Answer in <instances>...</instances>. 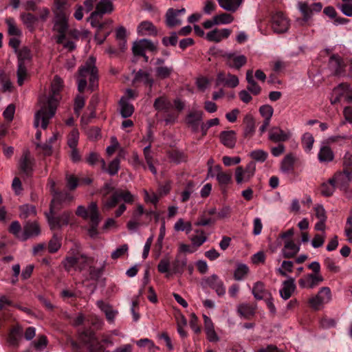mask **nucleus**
I'll use <instances>...</instances> for the list:
<instances>
[{
  "label": "nucleus",
  "mask_w": 352,
  "mask_h": 352,
  "mask_svg": "<svg viewBox=\"0 0 352 352\" xmlns=\"http://www.w3.org/2000/svg\"><path fill=\"white\" fill-rule=\"evenodd\" d=\"M221 143L228 147L233 148L236 144V135L234 131H224L220 133Z\"/></svg>",
  "instance_id": "33"
},
{
  "label": "nucleus",
  "mask_w": 352,
  "mask_h": 352,
  "mask_svg": "<svg viewBox=\"0 0 352 352\" xmlns=\"http://www.w3.org/2000/svg\"><path fill=\"white\" fill-rule=\"evenodd\" d=\"M135 196L129 190H117L113 192L109 198L102 200V210H109L116 207L120 200L126 204H132L134 201Z\"/></svg>",
  "instance_id": "4"
},
{
  "label": "nucleus",
  "mask_w": 352,
  "mask_h": 352,
  "mask_svg": "<svg viewBox=\"0 0 352 352\" xmlns=\"http://www.w3.org/2000/svg\"><path fill=\"white\" fill-rule=\"evenodd\" d=\"M68 16L65 12L55 13L53 30L59 34L56 38L58 43H63L65 40V33L68 29Z\"/></svg>",
  "instance_id": "6"
},
{
  "label": "nucleus",
  "mask_w": 352,
  "mask_h": 352,
  "mask_svg": "<svg viewBox=\"0 0 352 352\" xmlns=\"http://www.w3.org/2000/svg\"><path fill=\"white\" fill-rule=\"evenodd\" d=\"M250 156L256 162H264L268 156V153L263 150L257 149L252 151L250 153Z\"/></svg>",
  "instance_id": "56"
},
{
  "label": "nucleus",
  "mask_w": 352,
  "mask_h": 352,
  "mask_svg": "<svg viewBox=\"0 0 352 352\" xmlns=\"http://www.w3.org/2000/svg\"><path fill=\"white\" fill-rule=\"evenodd\" d=\"M203 284L214 290L218 296H223L226 294V287L222 280L216 274L205 278Z\"/></svg>",
  "instance_id": "16"
},
{
  "label": "nucleus",
  "mask_w": 352,
  "mask_h": 352,
  "mask_svg": "<svg viewBox=\"0 0 352 352\" xmlns=\"http://www.w3.org/2000/svg\"><path fill=\"white\" fill-rule=\"evenodd\" d=\"M40 234V228L36 221L28 222L23 227L20 239L25 241L29 238L36 236Z\"/></svg>",
  "instance_id": "24"
},
{
  "label": "nucleus",
  "mask_w": 352,
  "mask_h": 352,
  "mask_svg": "<svg viewBox=\"0 0 352 352\" xmlns=\"http://www.w3.org/2000/svg\"><path fill=\"white\" fill-rule=\"evenodd\" d=\"M79 139V132L76 129H72L68 135L67 144L70 148L77 147Z\"/></svg>",
  "instance_id": "58"
},
{
  "label": "nucleus",
  "mask_w": 352,
  "mask_h": 352,
  "mask_svg": "<svg viewBox=\"0 0 352 352\" xmlns=\"http://www.w3.org/2000/svg\"><path fill=\"white\" fill-rule=\"evenodd\" d=\"M186 265L187 258L178 254L173 263V270L175 273H182Z\"/></svg>",
  "instance_id": "48"
},
{
  "label": "nucleus",
  "mask_w": 352,
  "mask_h": 352,
  "mask_svg": "<svg viewBox=\"0 0 352 352\" xmlns=\"http://www.w3.org/2000/svg\"><path fill=\"white\" fill-rule=\"evenodd\" d=\"M298 8L303 16L304 21H307L312 16V9L306 3L299 2Z\"/></svg>",
  "instance_id": "54"
},
{
  "label": "nucleus",
  "mask_w": 352,
  "mask_h": 352,
  "mask_svg": "<svg viewBox=\"0 0 352 352\" xmlns=\"http://www.w3.org/2000/svg\"><path fill=\"white\" fill-rule=\"evenodd\" d=\"M352 180V173L350 170L337 171L329 179V182L335 184L337 188L345 190Z\"/></svg>",
  "instance_id": "14"
},
{
  "label": "nucleus",
  "mask_w": 352,
  "mask_h": 352,
  "mask_svg": "<svg viewBox=\"0 0 352 352\" xmlns=\"http://www.w3.org/2000/svg\"><path fill=\"white\" fill-rule=\"evenodd\" d=\"M153 107L158 111L168 112L172 107V104L166 97L161 96L155 99Z\"/></svg>",
  "instance_id": "37"
},
{
  "label": "nucleus",
  "mask_w": 352,
  "mask_h": 352,
  "mask_svg": "<svg viewBox=\"0 0 352 352\" xmlns=\"http://www.w3.org/2000/svg\"><path fill=\"white\" fill-rule=\"evenodd\" d=\"M237 313L244 319H250L255 314V307L248 303H242L237 306Z\"/></svg>",
  "instance_id": "32"
},
{
  "label": "nucleus",
  "mask_w": 352,
  "mask_h": 352,
  "mask_svg": "<svg viewBox=\"0 0 352 352\" xmlns=\"http://www.w3.org/2000/svg\"><path fill=\"white\" fill-rule=\"evenodd\" d=\"M66 183L67 188L71 190H75L78 185V179L72 174H66L65 176Z\"/></svg>",
  "instance_id": "62"
},
{
  "label": "nucleus",
  "mask_w": 352,
  "mask_h": 352,
  "mask_svg": "<svg viewBox=\"0 0 352 352\" xmlns=\"http://www.w3.org/2000/svg\"><path fill=\"white\" fill-rule=\"evenodd\" d=\"M290 26L288 18L282 12H277L272 17V28L276 34L287 32Z\"/></svg>",
  "instance_id": "10"
},
{
  "label": "nucleus",
  "mask_w": 352,
  "mask_h": 352,
  "mask_svg": "<svg viewBox=\"0 0 352 352\" xmlns=\"http://www.w3.org/2000/svg\"><path fill=\"white\" fill-rule=\"evenodd\" d=\"M221 8L230 12H235L241 6L243 0H217Z\"/></svg>",
  "instance_id": "42"
},
{
  "label": "nucleus",
  "mask_w": 352,
  "mask_h": 352,
  "mask_svg": "<svg viewBox=\"0 0 352 352\" xmlns=\"http://www.w3.org/2000/svg\"><path fill=\"white\" fill-rule=\"evenodd\" d=\"M300 249V243H295L292 239H287L284 242L281 254L284 258H291L294 257L298 253Z\"/></svg>",
  "instance_id": "20"
},
{
  "label": "nucleus",
  "mask_w": 352,
  "mask_h": 352,
  "mask_svg": "<svg viewBox=\"0 0 352 352\" xmlns=\"http://www.w3.org/2000/svg\"><path fill=\"white\" fill-rule=\"evenodd\" d=\"M222 58L228 67L236 70H239L247 63L245 56L236 52H226L222 54Z\"/></svg>",
  "instance_id": "11"
},
{
  "label": "nucleus",
  "mask_w": 352,
  "mask_h": 352,
  "mask_svg": "<svg viewBox=\"0 0 352 352\" xmlns=\"http://www.w3.org/2000/svg\"><path fill=\"white\" fill-rule=\"evenodd\" d=\"M175 231H186L189 233L192 230V224L190 221H184L182 218L179 219L174 225Z\"/></svg>",
  "instance_id": "51"
},
{
  "label": "nucleus",
  "mask_w": 352,
  "mask_h": 352,
  "mask_svg": "<svg viewBox=\"0 0 352 352\" xmlns=\"http://www.w3.org/2000/svg\"><path fill=\"white\" fill-rule=\"evenodd\" d=\"M324 280L321 274H307L300 279L298 284L302 288L314 289Z\"/></svg>",
  "instance_id": "19"
},
{
  "label": "nucleus",
  "mask_w": 352,
  "mask_h": 352,
  "mask_svg": "<svg viewBox=\"0 0 352 352\" xmlns=\"http://www.w3.org/2000/svg\"><path fill=\"white\" fill-rule=\"evenodd\" d=\"M231 30L228 28L214 29L208 32L206 35V38L210 42L219 43L222 40L226 39L231 34Z\"/></svg>",
  "instance_id": "21"
},
{
  "label": "nucleus",
  "mask_w": 352,
  "mask_h": 352,
  "mask_svg": "<svg viewBox=\"0 0 352 352\" xmlns=\"http://www.w3.org/2000/svg\"><path fill=\"white\" fill-rule=\"evenodd\" d=\"M318 157L320 162H330L333 161L334 154L329 146H322L319 151Z\"/></svg>",
  "instance_id": "41"
},
{
  "label": "nucleus",
  "mask_w": 352,
  "mask_h": 352,
  "mask_svg": "<svg viewBox=\"0 0 352 352\" xmlns=\"http://www.w3.org/2000/svg\"><path fill=\"white\" fill-rule=\"evenodd\" d=\"M156 50V45L151 41L146 38L134 43L132 48L133 54L137 56H144L146 52H154Z\"/></svg>",
  "instance_id": "17"
},
{
  "label": "nucleus",
  "mask_w": 352,
  "mask_h": 352,
  "mask_svg": "<svg viewBox=\"0 0 352 352\" xmlns=\"http://www.w3.org/2000/svg\"><path fill=\"white\" fill-rule=\"evenodd\" d=\"M291 133L284 131L278 126H274L269 131V140L274 142H285L289 139Z\"/></svg>",
  "instance_id": "23"
},
{
  "label": "nucleus",
  "mask_w": 352,
  "mask_h": 352,
  "mask_svg": "<svg viewBox=\"0 0 352 352\" xmlns=\"http://www.w3.org/2000/svg\"><path fill=\"white\" fill-rule=\"evenodd\" d=\"M114 10V6L111 0H100L96 6V10L92 12V16H100V19L104 14H111Z\"/></svg>",
  "instance_id": "22"
},
{
  "label": "nucleus",
  "mask_w": 352,
  "mask_h": 352,
  "mask_svg": "<svg viewBox=\"0 0 352 352\" xmlns=\"http://www.w3.org/2000/svg\"><path fill=\"white\" fill-rule=\"evenodd\" d=\"M267 292L262 282H256L252 288V294L257 300H261L265 296Z\"/></svg>",
  "instance_id": "49"
},
{
  "label": "nucleus",
  "mask_w": 352,
  "mask_h": 352,
  "mask_svg": "<svg viewBox=\"0 0 352 352\" xmlns=\"http://www.w3.org/2000/svg\"><path fill=\"white\" fill-rule=\"evenodd\" d=\"M182 23V20L175 12V9L169 8L166 14V24L169 28H173Z\"/></svg>",
  "instance_id": "43"
},
{
  "label": "nucleus",
  "mask_w": 352,
  "mask_h": 352,
  "mask_svg": "<svg viewBox=\"0 0 352 352\" xmlns=\"http://www.w3.org/2000/svg\"><path fill=\"white\" fill-rule=\"evenodd\" d=\"M35 165V160L28 150H24L18 163L19 170L26 176H31Z\"/></svg>",
  "instance_id": "9"
},
{
  "label": "nucleus",
  "mask_w": 352,
  "mask_h": 352,
  "mask_svg": "<svg viewBox=\"0 0 352 352\" xmlns=\"http://www.w3.org/2000/svg\"><path fill=\"white\" fill-rule=\"evenodd\" d=\"M333 96L331 100V104H335L341 100H344L346 102H352V87L351 88L346 84H340L333 91Z\"/></svg>",
  "instance_id": "13"
},
{
  "label": "nucleus",
  "mask_w": 352,
  "mask_h": 352,
  "mask_svg": "<svg viewBox=\"0 0 352 352\" xmlns=\"http://www.w3.org/2000/svg\"><path fill=\"white\" fill-rule=\"evenodd\" d=\"M346 65L344 59L338 54H332L329 60V67L334 76H343Z\"/></svg>",
  "instance_id": "15"
},
{
  "label": "nucleus",
  "mask_w": 352,
  "mask_h": 352,
  "mask_svg": "<svg viewBox=\"0 0 352 352\" xmlns=\"http://www.w3.org/2000/svg\"><path fill=\"white\" fill-rule=\"evenodd\" d=\"M246 80L248 82L247 89L254 95H258L261 91V87L254 80L253 71L248 70L246 72Z\"/></svg>",
  "instance_id": "34"
},
{
  "label": "nucleus",
  "mask_w": 352,
  "mask_h": 352,
  "mask_svg": "<svg viewBox=\"0 0 352 352\" xmlns=\"http://www.w3.org/2000/svg\"><path fill=\"white\" fill-rule=\"evenodd\" d=\"M195 233L196 234L192 235L190 239L192 248H197L202 245L208 240V236L202 230H196Z\"/></svg>",
  "instance_id": "38"
},
{
  "label": "nucleus",
  "mask_w": 352,
  "mask_h": 352,
  "mask_svg": "<svg viewBox=\"0 0 352 352\" xmlns=\"http://www.w3.org/2000/svg\"><path fill=\"white\" fill-rule=\"evenodd\" d=\"M20 19L23 25L30 31L33 32L35 29V24L38 21V18L30 12H23L20 14Z\"/></svg>",
  "instance_id": "31"
},
{
  "label": "nucleus",
  "mask_w": 352,
  "mask_h": 352,
  "mask_svg": "<svg viewBox=\"0 0 352 352\" xmlns=\"http://www.w3.org/2000/svg\"><path fill=\"white\" fill-rule=\"evenodd\" d=\"M32 58L31 52L27 47H22L18 52V64L16 70L17 84L19 86L23 85L24 82L28 78L26 62L30 61Z\"/></svg>",
  "instance_id": "3"
},
{
  "label": "nucleus",
  "mask_w": 352,
  "mask_h": 352,
  "mask_svg": "<svg viewBox=\"0 0 352 352\" xmlns=\"http://www.w3.org/2000/svg\"><path fill=\"white\" fill-rule=\"evenodd\" d=\"M194 184L192 182H188L185 187L184 190L182 192L181 201L182 202H186L190 197V195L194 192Z\"/></svg>",
  "instance_id": "63"
},
{
  "label": "nucleus",
  "mask_w": 352,
  "mask_h": 352,
  "mask_svg": "<svg viewBox=\"0 0 352 352\" xmlns=\"http://www.w3.org/2000/svg\"><path fill=\"white\" fill-rule=\"evenodd\" d=\"M204 329L208 340L210 342L218 341L219 337L214 331V327L212 320L206 315H204Z\"/></svg>",
  "instance_id": "29"
},
{
  "label": "nucleus",
  "mask_w": 352,
  "mask_h": 352,
  "mask_svg": "<svg viewBox=\"0 0 352 352\" xmlns=\"http://www.w3.org/2000/svg\"><path fill=\"white\" fill-rule=\"evenodd\" d=\"M295 161L296 158L293 154H287L281 162L280 170L286 174L291 173L294 170Z\"/></svg>",
  "instance_id": "36"
},
{
  "label": "nucleus",
  "mask_w": 352,
  "mask_h": 352,
  "mask_svg": "<svg viewBox=\"0 0 352 352\" xmlns=\"http://www.w3.org/2000/svg\"><path fill=\"white\" fill-rule=\"evenodd\" d=\"M296 289L294 279L289 277L283 283V287L280 289V295L284 300L289 299Z\"/></svg>",
  "instance_id": "27"
},
{
  "label": "nucleus",
  "mask_w": 352,
  "mask_h": 352,
  "mask_svg": "<svg viewBox=\"0 0 352 352\" xmlns=\"http://www.w3.org/2000/svg\"><path fill=\"white\" fill-rule=\"evenodd\" d=\"M214 19L217 21L218 25L220 24H229L234 21V17L228 13H222L221 14L215 15Z\"/></svg>",
  "instance_id": "59"
},
{
  "label": "nucleus",
  "mask_w": 352,
  "mask_h": 352,
  "mask_svg": "<svg viewBox=\"0 0 352 352\" xmlns=\"http://www.w3.org/2000/svg\"><path fill=\"white\" fill-rule=\"evenodd\" d=\"M96 58L91 56L85 65L79 69V79L78 81V89L82 92L87 86V78H89V89L94 91L97 87L98 71L95 66Z\"/></svg>",
  "instance_id": "2"
},
{
  "label": "nucleus",
  "mask_w": 352,
  "mask_h": 352,
  "mask_svg": "<svg viewBox=\"0 0 352 352\" xmlns=\"http://www.w3.org/2000/svg\"><path fill=\"white\" fill-rule=\"evenodd\" d=\"M245 124L244 135L252 136L255 131V121L251 114H246L243 118Z\"/></svg>",
  "instance_id": "39"
},
{
  "label": "nucleus",
  "mask_w": 352,
  "mask_h": 352,
  "mask_svg": "<svg viewBox=\"0 0 352 352\" xmlns=\"http://www.w3.org/2000/svg\"><path fill=\"white\" fill-rule=\"evenodd\" d=\"M72 215L71 212H64L60 217H48V221L51 228H55L56 227H61L63 226H67L70 219V217Z\"/></svg>",
  "instance_id": "26"
},
{
  "label": "nucleus",
  "mask_w": 352,
  "mask_h": 352,
  "mask_svg": "<svg viewBox=\"0 0 352 352\" xmlns=\"http://www.w3.org/2000/svg\"><path fill=\"white\" fill-rule=\"evenodd\" d=\"M331 299V293L330 289L327 287H323L316 296L309 299L308 302L312 309L319 310L324 304L329 302Z\"/></svg>",
  "instance_id": "8"
},
{
  "label": "nucleus",
  "mask_w": 352,
  "mask_h": 352,
  "mask_svg": "<svg viewBox=\"0 0 352 352\" xmlns=\"http://www.w3.org/2000/svg\"><path fill=\"white\" fill-rule=\"evenodd\" d=\"M63 87V80L59 76H55L51 83L50 95L40 99L41 107L34 116V127L38 128L40 124L43 129L47 127L50 120L56 113Z\"/></svg>",
  "instance_id": "1"
},
{
  "label": "nucleus",
  "mask_w": 352,
  "mask_h": 352,
  "mask_svg": "<svg viewBox=\"0 0 352 352\" xmlns=\"http://www.w3.org/2000/svg\"><path fill=\"white\" fill-rule=\"evenodd\" d=\"M170 261L168 256L162 258L157 265V270L160 273L164 274L168 272Z\"/></svg>",
  "instance_id": "64"
},
{
  "label": "nucleus",
  "mask_w": 352,
  "mask_h": 352,
  "mask_svg": "<svg viewBox=\"0 0 352 352\" xmlns=\"http://www.w3.org/2000/svg\"><path fill=\"white\" fill-rule=\"evenodd\" d=\"M217 221V219L214 217H210L206 215L205 212H202L199 218L197 221L195 223V226H206L210 224H213Z\"/></svg>",
  "instance_id": "52"
},
{
  "label": "nucleus",
  "mask_w": 352,
  "mask_h": 352,
  "mask_svg": "<svg viewBox=\"0 0 352 352\" xmlns=\"http://www.w3.org/2000/svg\"><path fill=\"white\" fill-rule=\"evenodd\" d=\"M120 114L124 118L130 117L134 112V107L133 104L129 102V101L124 98H122L120 99Z\"/></svg>",
  "instance_id": "40"
},
{
  "label": "nucleus",
  "mask_w": 352,
  "mask_h": 352,
  "mask_svg": "<svg viewBox=\"0 0 352 352\" xmlns=\"http://www.w3.org/2000/svg\"><path fill=\"white\" fill-rule=\"evenodd\" d=\"M137 32L140 36H156L157 34L156 27L149 21L141 22L137 28Z\"/></svg>",
  "instance_id": "25"
},
{
  "label": "nucleus",
  "mask_w": 352,
  "mask_h": 352,
  "mask_svg": "<svg viewBox=\"0 0 352 352\" xmlns=\"http://www.w3.org/2000/svg\"><path fill=\"white\" fill-rule=\"evenodd\" d=\"M217 85H223L228 87L234 88L239 84V80L236 75L230 73L226 74L223 72L218 73L216 80Z\"/></svg>",
  "instance_id": "18"
},
{
  "label": "nucleus",
  "mask_w": 352,
  "mask_h": 352,
  "mask_svg": "<svg viewBox=\"0 0 352 352\" xmlns=\"http://www.w3.org/2000/svg\"><path fill=\"white\" fill-rule=\"evenodd\" d=\"M134 81L142 82L144 85H148L150 89H151L154 83V80L151 76L150 74L141 69L135 74Z\"/></svg>",
  "instance_id": "44"
},
{
  "label": "nucleus",
  "mask_w": 352,
  "mask_h": 352,
  "mask_svg": "<svg viewBox=\"0 0 352 352\" xmlns=\"http://www.w3.org/2000/svg\"><path fill=\"white\" fill-rule=\"evenodd\" d=\"M36 214V209L35 207L32 205H23L20 207V217L21 218H27L31 215Z\"/></svg>",
  "instance_id": "55"
},
{
  "label": "nucleus",
  "mask_w": 352,
  "mask_h": 352,
  "mask_svg": "<svg viewBox=\"0 0 352 352\" xmlns=\"http://www.w3.org/2000/svg\"><path fill=\"white\" fill-rule=\"evenodd\" d=\"M96 304L101 311L104 313L107 320L111 323L113 322L118 311L114 310L111 306L109 304H106L102 300L97 301Z\"/></svg>",
  "instance_id": "35"
},
{
  "label": "nucleus",
  "mask_w": 352,
  "mask_h": 352,
  "mask_svg": "<svg viewBox=\"0 0 352 352\" xmlns=\"http://www.w3.org/2000/svg\"><path fill=\"white\" fill-rule=\"evenodd\" d=\"M203 114L201 111H192L187 116L186 122L194 131L198 130L199 122L202 120Z\"/></svg>",
  "instance_id": "28"
},
{
  "label": "nucleus",
  "mask_w": 352,
  "mask_h": 352,
  "mask_svg": "<svg viewBox=\"0 0 352 352\" xmlns=\"http://www.w3.org/2000/svg\"><path fill=\"white\" fill-rule=\"evenodd\" d=\"M89 217L91 221V224L98 226L100 219L98 212V206L96 202H91L89 205Z\"/></svg>",
  "instance_id": "46"
},
{
  "label": "nucleus",
  "mask_w": 352,
  "mask_h": 352,
  "mask_svg": "<svg viewBox=\"0 0 352 352\" xmlns=\"http://www.w3.org/2000/svg\"><path fill=\"white\" fill-rule=\"evenodd\" d=\"M91 263V259L84 254H76L73 256H67L63 261L65 270L69 272L72 269L82 270L89 266Z\"/></svg>",
  "instance_id": "5"
},
{
  "label": "nucleus",
  "mask_w": 352,
  "mask_h": 352,
  "mask_svg": "<svg viewBox=\"0 0 352 352\" xmlns=\"http://www.w3.org/2000/svg\"><path fill=\"white\" fill-rule=\"evenodd\" d=\"M261 115L264 118V120H271L274 109L272 106L269 104L263 105L259 108Z\"/></svg>",
  "instance_id": "61"
},
{
  "label": "nucleus",
  "mask_w": 352,
  "mask_h": 352,
  "mask_svg": "<svg viewBox=\"0 0 352 352\" xmlns=\"http://www.w3.org/2000/svg\"><path fill=\"white\" fill-rule=\"evenodd\" d=\"M248 272V267H247V265L244 264H240L237 266L234 272V278L237 280H241L246 276Z\"/></svg>",
  "instance_id": "60"
},
{
  "label": "nucleus",
  "mask_w": 352,
  "mask_h": 352,
  "mask_svg": "<svg viewBox=\"0 0 352 352\" xmlns=\"http://www.w3.org/2000/svg\"><path fill=\"white\" fill-rule=\"evenodd\" d=\"M155 76L160 80H164L170 77L174 72L173 66L155 67Z\"/></svg>",
  "instance_id": "45"
},
{
  "label": "nucleus",
  "mask_w": 352,
  "mask_h": 352,
  "mask_svg": "<svg viewBox=\"0 0 352 352\" xmlns=\"http://www.w3.org/2000/svg\"><path fill=\"white\" fill-rule=\"evenodd\" d=\"M73 199L74 197L67 192L54 191L50 205V213L55 214L61 208L63 204L69 203Z\"/></svg>",
  "instance_id": "12"
},
{
  "label": "nucleus",
  "mask_w": 352,
  "mask_h": 352,
  "mask_svg": "<svg viewBox=\"0 0 352 352\" xmlns=\"http://www.w3.org/2000/svg\"><path fill=\"white\" fill-rule=\"evenodd\" d=\"M314 142L313 135L309 133H305L302 138V144L303 148L307 152H309L312 148Z\"/></svg>",
  "instance_id": "53"
},
{
  "label": "nucleus",
  "mask_w": 352,
  "mask_h": 352,
  "mask_svg": "<svg viewBox=\"0 0 352 352\" xmlns=\"http://www.w3.org/2000/svg\"><path fill=\"white\" fill-rule=\"evenodd\" d=\"M256 172V164L253 161L250 162L245 167L241 166L235 169L234 176L237 184L248 183L254 177Z\"/></svg>",
  "instance_id": "7"
},
{
  "label": "nucleus",
  "mask_w": 352,
  "mask_h": 352,
  "mask_svg": "<svg viewBox=\"0 0 352 352\" xmlns=\"http://www.w3.org/2000/svg\"><path fill=\"white\" fill-rule=\"evenodd\" d=\"M5 21L8 26V33L10 35L16 36H21L22 35V31L16 25L14 19L9 17Z\"/></svg>",
  "instance_id": "47"
},
{
  "label": "nucleus",
  "mask_w": 352,
  "mask_h": 352,
  "mask_svg": "<svg viewBox=\"0 0 352 352\" xmlns=\"http://www.w3.org/2000/svg\"><path fill=\"white\" fill-rule=\"evenodd\" d=\"M21 334V329L20 328L13 329L9 334L8 342L10 345L16 346L19 344Z\"/></svg>",
  "instance_id": "50"
},
{
  "label": "nucleus",
  "mask_w": 352,
  "mask_h": 352,
  "mask_svg": "<svg viewBox=\"0 0 352 352\" xmlns=\"http://www.w3.org/2000/svg\"><path fill=\"white\" fill-rule=\"evenodd\" d=\"M337 188L335 184L324 182L321 185V194L325 197H330L333 195L335 188Z\"/></svg>",
  "instance_id": "57"
},
{
  "label": "nucleus",
  "mask_w": 352,
  "mask_h": 352,
  "mask_svg": "<svg viewBox=\"0 0 352 352\" xmlns=\"http://www.w3.org/2000/svg\"><path fill=\"white\" fill-rule=\"evenodd\" d=\"M213 170L215 172L216 178L221 186H226L231 182L232 174L222 171L220 165H216Z\"/></svg>",
  "instance_id": "30"
}]
</instances>
